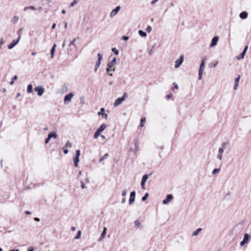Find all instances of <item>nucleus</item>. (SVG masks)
I'll use <instances>...</instances> for the list:
<instances>
[{"label": "nucleus", "instance_id": "obj_35", "mask_svg": "<svg viewBox=\"0 0 251 251\" xmlns=\"http://www.w3.org/2000/svg\"><path fill=\"white\" fill-rule=\"evenodd\" d=\"M220 171V168H218V169H214L213 171H212V175H215L217 173H218Z\"/></svg>", "mask_w": 251, "mask_h": 251}, {"label": "nucleus", "instance_id": "obj_57", "mask_svg": "<svg viewBox=\"0 0 251 251\" xmlns=\"http://www.w3.org/2000/svg\"><path fill=\"white\" fill-rule=\"evenodd\" d=\"M4 43V41L3 40V39H1V41H0V47H1V46Z\"/></svg>", "mask_w": 251, "mask_h": 251}, {"label": "nucleus", "instance_id": "obj_53", "mask_svg": "<svg viewBox=\"0 0 251 251\" xmlns=\"http://www.w3.org/2000/svg\"><path fill=\"white\" fill-rule=\"evenodd\" d=\"M100 66H97L96 64L95 65V69H94V71L95 72H96L97 71V70L99 68Z\"/></svg>", "mask_w": 251, "mask_h": 251}, {"label": "nucleus", "instance_id": "obj_50", "mask_svg": "<svg viewBox=\"0 0 251 251\" xmlns=\"http://www.w3.org/2000/svg\"><path fill=\"white\" fill-rule=\"evenodd\" d=\"M173 84L174 85V88L175 89H178V85L176 83H174Z\"/></svg>", "mask_w": 251, "mask_h": 251}, {"label": "nucleus", "instance_id": "obj_21", "mask_svg": "<svg viewBox=\"0 0 251 251\" xmlns=\"http://www.w3.org/2000/svg\"><path fill=\"white\" fill-rule=\"evenodd\" d=\"M202 230L201 228H197L192 234L193 236H197L199 233Z\"/></svg>", "mask_w": 251, "mask_h": 251}, {"label": "nucleus", "instance_id": "obj_8", "mask_svg": "<svg viewBox=\"0 0 251 251\" xmlns=\"http://www.w3.org/2000/svg\"><path fill=\"white\" fill-rule=\"evenodd\" d=\"M134 144L135 148H130V151L134 153V154H136L138 151V141L137 139L134 140Z\"/></svg>", "mask_w": 251, "mask_h": 251}, {"label": "nucleus", "instance_id": "obj_29", "mask_svg": "<svg viewBox=\"0 0 251 251\" xmlns=\"http://www.w3.org/2000/svg\"><path fill=\"white\" fill-rule=\"evenodd\" d=\"M100 133L97 130L94 134V138L97 139L98 138V137L100 135Z\"/></svg>", "mask_w": 251, "mask_h": 251}, {"label": "nucleus", "instance_id": "obj_7", "mask_svg": "<svg viewBox=\"0 0 251 251\" xmlns=\"http://www.w3.org/2000/svg\"><path fill=\"white\" fill-rule=\"evenodd\" d=\"M21 39V36L19 35L17 40H13L12 42L8 46V49L11 50L13 49L20 41Z\"/></svg>", "mask_w": 251, "mask_h": 251}, {"label": "nucleus", "instance_id": "obj_30", "mask_svg": "<svg viewBox=\"0 0 251 251\" xmlns=\"http://www.w3.org/2000/svg\"><path fill=\"white\" fill-rule=\"evenodd\" d=\"M146 122V118H142L141 119V123H140V126L143 127L144 125V123Z\"/></svg>", "mask_w": 251, "mask_h": 251}, {"label": "nucleus", "instance_id": "obj_41", "mask_svg": "<svg viewBox=\"0 0 251 251\" xmlns=\"http://www.w3.org/2000/svg\"><path fill=\"white\" fill-rule=\"evenodd\" d=\"M135 225L136 226L139 227L140 226L141 224L139 221L136 220L135 221Z\"/></svg>", "mask_w": 251, "mask_h": 251}, {"label": "nucleus", "instance_id": "obj_60", "mask_svg": "<svg viewBox=\"0 0 251 251\" xmlns=\"http://www.w3.org/2000/svg\"><path fill=\"white\" fill-rule=\"evenodd\" d=\"M203 71L199 70V75H202Z\"/></svg>", "mask_w": 251, "mask_h": 251}, {"label": "nucleus", "instance_id": "obj_24", "mask_svg": "<svg viewBox=\"0 0 251 251\" xmlns=\"http://www.w3.org/2000/svg\"><path fill=\"white\" fill-rule=\"evenodd\" d=\"M226 145L225 143H223L222 144V147H221L219 149L218 152L219 154H223L224 151V147Z\"/></svg>", "mask_w": 251, "mask_h": 251}, {"label": "nucleus", "instance_id": "obj_10", "mask_svg": "<svg viewBox=\"0 0 251 251\" xmlns=\"http://www.w3.org/2000/svg\"><path fill=\"white\" fill-rule=\"evenodd\" d=\"M135 194H136L135 191H133L130 193V198L129 199V204L130 205H132L134 203V202L135 201Z\"/></svg>", "mask_w": 251, "mask_h": 251}, {"label": "nucleus", "instance_id": "obj_58", "mask_svg": "<svg viewBox=\"0 0 251 251\" xmlns=\"http://www.w3.org/2000/svg\"><path fill=\"white\" fill-rule=\"evenodd\" d=\"M64 27H65V28L66 29L67 28V23L66 22H64Z\"/></svg>", "mask_w": 251, "mask_h": 251}, {"label": "nucleus", "instance_id": "obj_5", "mask_svg": "<svg viewBox=\"0 0 251 251\" xmlns=\"http://www.w3.org/2000/svg\"><path fill=\"white\" fill-rule=\"evenodd\" d=\"M183 61H184V56L183 55H182L180 56L179 59H178L176 60L175 68H179L181 66V65L182 64Z\"/></svg>", "mask_w": 251, "mask_h": 251}, {"label": "nucleus", "instance_id": "obj_46", "mask_svg": "<svg viewBox=\"0 0 251 251\" xmlns=\"http://www.w3.org/2000/svg\"><path fill=\"white\" fill-rule=\"evenodd\" d=\"M248 46H245L242 52H244L245 54H246L247 52V51L248 50Z\"/></svg>", "mask_w": 251, "mask_h": 251}, {"label": "nucleus", "instance_id": "obj_52", "mask_svg": "<svg viewBox=\"0 0 251 251\" xmlns=\"http://www.w3.org/2000/svg\"><path fill=\"white\" fill-rule=\"evenodd\" d=\"M153 47H154L153 46V47H152V49H151L150 50H149V51H148V53H149V54H150V55H151V54H152V49H153Z\"/></svg>", "mask_w": 251, "mask_h": 251}, {"label": "nucleus", "instance_id": "obj_17", "mask_svg": "<svg viewBox=\"0 0 251 251\" xmlns=\"http://www.w3.org/2000/svg\"><path fill=\"white\" fill-rule=\"evenodd\" d=\"M106 227H104L103 230V231L100 235V237L99 239L100 241H102L104 238V237H105V235H106Z\"/></svg>", "mask_w": 251, "mask_h": 251}, {"label": "nucleus", "instance_id": "obj_61", "mask_svg": "<svg viewBox=\"0 0 251 251\" xmlns=\"http://www.w3.org/2000/svg\"><path fill=\"white\" fill-rule=\"evenodd\" d=\"M68 150L67 149H65L64 150V153L65 154H67L68 153Z\"/></svg>", "mask_w": 251, "mask_h": 251}, {"label": "nucleus", "instance_id": "obj_22", "mask_svg": "<svg viewBox=\"0 0 251 251\" xmlns=\"http://www.w3.org/2000/svg\"><path fill=\"white\" fill-rule=\"evenodd\" d=\"M33 92V87L31 84H28L27 87V93H31Z\"/></svg>", "mask_w": 251, "mask_h": 251}, {"label": "nucleus", "instance_id": "obj_37", "mask_svg": "<svg viewBox=\"0 0 251 251\" xmlns=\"http://www.w3.org/2000/svg\"><path fill=\"white\" fill-rule=\"evenodd\" d=\"M149 197V194L146 193L145 195L142 197V200L143 201H145L147 198Z\"/></svg>", "mask_w": 251, "mask_h": 251}, {"label": "nucleus", "instance_id": "obj_33", "mask_svg": "<svg viewBox=\"0 0 251 251\" xmlns=\"http://www.w3.org/2000/svg\"><path fill=\"white\" fill-rule=\"evenodd\" d=\"M112 52H113L116 55H118L119 54V51L118 50H117L115 48H113L111 49Z\"/></svg>", "mask_w": 251, "mask_h": 251}, {"label": "nucleus", "instance_id": "obj_6", "mask_svg": "<svg viewBox=\"0 0 251 251\" xmlns=\"http://www.w3.org/2000/svg\"><path fill=\"white\" fill-rule=\"evenodd\" d=\"M74 95L73 93H70L69 94L66 95L64 97V103L65 104L70 103L72 100V98Z\"/></svg>", "mask_w": 251, "mask_h": 251}, {"label": "nucleus", "instance_id": "obj_3", "mask_svg": "<svg viewBox=\"0 0 251 251\" xmlns=\"http://www.w3.org/2000/svg\"><path fill=\"white\" fill-rule=\"evenodd\" d=\"M80 155V151L78 150H76L75 151V156L74 159V164L75 166V167H77L78 166V163L79 162V156Z\"/></svg>", "mask_w": 251, "mask_h": 251}, {"label": "nucleus", "instance_id": "obj_9", "mask_svg": "<svg viewBox=\"0 0 251 251\" xmlns=\"http://www.w3.org/2000/svg\"><path fill=\"white\" fill-rule=\"evenodd\" d=\"M173 199V196L171 194H168L167 195L165 199L163 200V203L164 204H167L169 202L171 201Z\"/></svg>", "mask_w": 251, "mask_h": 251}, {"label": "nucleus", "instance_id": "obj_55", "mask_svg": "<svg viewBox=\"0 0 251 251\" xmlns=\"http://www.w3.org/2000/svg\"><path fill=\"white\" fill-rule=\"evenodd\" d=\"M56 27V24L55 23H53L52 25V26H51V28L52 29H54Z\"/></svg>", "mask_w": 251, "mask_h": 251}, {"label": "nucleus", "instance_id": "obj_54", "mask_svg": "<svg viewBox=\"0 0 251 251\" xmlns=\"http://www.w3.org/2000/svg\"><path fill=\"white\" fill-rule=\"evenodd\" d=\"M158 1V0H153L152 1H151V4H155L156 2H157Z\"/></svg>", "mask_w": 251, "mask_h": 251}, {"label": "nucleus", "instance_id": "obj_56", "mask_svg": "<svg viewBox=\"0 0 251 251\" xmlns=\"http://www.w3.org/2000/svg\"><path fill=\"white\" fill-rule=\"evenodd\" d=\"M85 181L86 183H89L90 182L89 179L88 177L86 178Z\"/></svg>", "mask_w": 251, "mask_h": 251}, {"label": "nucleus", "instance_id": "obj_36", "mask_svg": "<svg viewBox=\"0 0 251 251\" xmlns=\"http://www.w3.org/2000/svg\"><path fill=\"white\" fill-rule=\"evenodd\" d=\"M17 75H15L13 78H12V80L10 82V85H13L14 83V80H16L17 79Z\"/></svg>", "mask_w": 251, "mask_h": 251}, {"label": "nucleus", "instance_id": "obj_39", "mask_svg": "<svg viewBox=\"0 0 251 251\" xmlns=\"http://www.w3.org/2000/svg\"><path fill=\"white\" fill-rule=\"evenodd\" d=\"M65 147L67 148H71L72 147V143L68 141L65 144Z\"/></svg>", "mask_w": 251, "mask_h": 251}, {"label": "nucleus", "instance_id": "obj_48", "mask_svg": "<svg viewBox=\"0 0 251 251\" xmlns=\"http://www.w3.org/2000/svg\"><path fill=\"white\" fill-rule=\"evenodd\" d=\"M222 154H219L217 156V158H218L220 160H222Z\"/></svg>", "mask_w": 251, "mask_h": 251}, {"label": "nucleus", "instance_id": "obj_2", "mask_svg": "<svg viewBox=\"0 0 251 251\" xmlns=\"http://www.w3.org/2000/svg\"><path fill=\"white\" fill-rule=\"evenodd\" d=\"M127 97V94L126 93H125L123 96L117 99L114 103V105L115 107H117L119 106L123 101L125 100V99Z\"/></svg>", "mask_w": 251, "mask_h": 251}, {"label": "nucleus", "instance_id": "obj_44", "mask_svg": "<svg viewBox=\"0 0 251 251\" xmlns=\"http://www.w3.org/2000/svg\"><path fill=\"white\" fill-rule=\"evenodd\" d=\"M240 75H239L238 76V77H237L235 79V83H239V81L240 80Z\"/></svg>", "mask_w": 251, "mask_h": 251}, {"label": "nucleus", "instance_id": "obj_1", "mask_svg": "<svg viewBox=\"0 0 251 251\" xmlns=\"http://www.w3.org/2000/svg\"><path fill=\"white\" fill-rule=\"evenodd\" d=\"M116 58L114 57L112 60L109 62L107 64V68L106 70V72L110 76H113L112 74H110V71L114 72L115 71V69L114 68H112V67L116 64Z\"/></svg>", "mask_w": 251, "mask_h": 251}, {"label": "nucleus", "instance_id": "obj_40", "mask_svg": "<svg viewBox=\"0 0 251 251\" xmlns=\"http://www.w3.org/2000/svg\"><path fill=\"white\" fill-rule=\"evenodd\" d=\"M77 2V0H74L71 3L70 6L71 7H73L75 6V4H76Z\"/></svg>", "mask_w": 251, "mask_h": 251}, {"label": "nucleus", "instance_id": "obj_14", "mask_svg": "<svg viewBox=\"0 0 251 251\" xmlns=\"http://www.w3.org/2000/svg\"><path fill=\"white\" fill-rule=\"evenodd\" d=\"M121 9V7L120 6H117L114 9H113L110 14V16L111 17H112L114 16H115L117 13L120 11V10Z\"/></svg>", "mask_w": 251, "mask_h": 251}, {"label": "nucleus", "instance_id": "obj_34", "mask_svg": "<svg viewBox=\"0 0 251 251\" xmlns=\"http://www.w3.org/2000/svg\"><path fill=\"white\" fill-rule=\"evenodd\" d=\"M205 61H206V58H203L201 60L200 66H201V67H203L204 68V66L205 65Z\"/></svg>", "mask_w": 251, "mask_h": 251}, {"label": "nucleus", "instance_id": "obj_63", "mask_svg": "<svg viewBox=\"0 0 251 251\" xmlns=\"http://www.w3.org/2000/svg\"><path fill=\"white\" fill-rule=\"evenodd\" d=\"M204 67L200 66L199 68V70L203 71Z\"/></svg>", "mask_w": 251, "mask_h": 251}, {"label": "nucleus", "instance_id": "obj_42", "mask_svg": "<svg viewBox=\"0 0 251 251\" xmlns=\"http://www.w3.org/2000/svg\"><path fill=\"white\" fill-rule=\"evenodd\" d=\"M75 40H76V39L75 38L73 40H72V41L70 42L69 46H71L72 45H75Z\"/></svg>", "mask_w": 251, "mask_h": 251}, {"label": "nucleus", "instance_id": "obj_18", "mask_svg": "<svg viewBox=\"0 0 251 251\" xmlns=\"http://www.w3.org/2000/svg\"><path fill=\"white\" fill-rule=\"evenodd\" d=\"M98 61L96 63V65L97 66H100V63H101V60L102 59V54H100V53H99L98 54Z\"/></svg>", "mask_w": 251, "mask_h": 251}, {"label": "nucleus", "instance_id": "obj_16", "mask_svg": "<svg viewBox=\"0 0 251 251\" xmlns=\"http://www.w3.org/2000/svg\"><path fill=\"white\" fill-rule=\"evenodd\" d=\"M48 137L51 139V138L56 139L57 135L55 131H52L48 134Z\"/></svg>", "mask_w": 251, "mask_h": 251}, {"label": "nucleus", "instance_id": "obj_62", "mask_svg": "<svg viewBox=\"0 0 251 251\" xmlns=\"http://www.w3.org/2000/svg\"><path fill=\"white\" fill-rule=\"evenodd\" d=\"M25 213L26 214L29 215V214H31V212H30V211H25Z\"/></svg>", "mask_w": 251, "mask_h": 251}, {"label": "nucleus", "instance_id": "obj_49", "mask_svg": "<svg viewBox=\"0 0 251 251\" xmlns=\"http://www.w3.org/2000/svg\"><path fill=\"white\" fill-rule=\"evenodd\" d=\"M50 140V139L48 136L47 138L45 140V144H47L49 143Z\"/></svg>", "mask_w": 251, "mask_h": 251}, {"label": "nucleus", "instance_id": "obj_59", "mask_svg": "<svg viewBox=\"0 0 251 251\" xmlns=\"http://www.w3.org/2000/svg\"><path fill=\"white\" fill-rule=\"evenodd\" d=\"M102 116H104V118L106 119L108 118V115L106 114H104V115H102Z\"/></svg>", "mask_w": 251, "mask_h": 251}, {"label": "nucleus", "instance_id": "obj_26", "mask_svg": "<svg viewBox=\"0 0 251 251\" xmlns=\"http://www.w3.org/2000/svg\"><path fill=\"white\" fill-rule=\"evenodd\" d=\"M28 9H30V10H34L36 9V8H35L34 6H27V7H25L24 9V10L25 11H26V10H28Z\"/></svg>", "mask_w": 251, "mask_h": 251}, {"label": "nucleus", "instance_id": "obj_4", "mask_svg": "<svg viewBox=\"0 0 251 251\" xmlns=\"http://www.w3.org/2000/svg\"><path fill=\"white\" fill-rule=\"evenodd\" d=\"M34 91L37 92L38 95L39 96H41L44 94L45 89L43 86H38L34 88Z\"/></svg>", "mask_w": 251, "mask_h": 251}, {"label": "nucleus", "instance_id": "obj_23", "mask_svg": "<svg viewBox=\"0 0 251 251\" xmlns=\"http://www.w3.org/2000/svg\"><path fill=\"white\" fill-rule=\"evenodd\" d=\"M19 17L17 16H14L12 20H11V22L13 24H16L18 21H19Z\"/></svg>", "mask_w": 251, "mask_h": 251}, {"label": "nucleus", "instance_id": "obj_11", "mask_svg": "<svg viewBox=\"0 0 251 251\" xmlns=\"http://www.w3.org/2000/svg\"><path fill=\"white\" fill-rule=\"evenodd\" d=\"M148 177H149V176L148 175H145L142 177V179L141 182V185L142 189H145V183L146 182Z\"/></svg>", "mask_w": 251, "mask_h": 251}, {"label": "nucleus", "instance_id": "obj_45", "mask_svg": "<svg viewBox=\"0 0 251 251\" xmlns=\"http://www.w3.org/2000/svg\"><path fill=\"white\" fill-rule=\"evenodd\" d=\"M127 191L126 190H124L122 191V195L123 197H125L127 194Z\"/></svg>", "mask_w": 251, "mask_h": 251}, {"label": "nucleus", "instance_id": "obj_15", "mask_svg": "<svg viewBox=\"0 0 251 251\" xmlns=\"http://www.w3.org/2000/svg\"><path fill=\"white\" fill-rule=\"evenodd\" d=\"M248 13L246 11H243L239 14V17L242 19H246L248 18Z\"/></svg>", "mask_w": 251, "mask_h": 251}, {"label": "nucleus", "instance_id": "obj_27", "mask_svg": "<svg viewBox=\"0 0 251 251\" xmlns=\"http://www.w3.org/2000/svg\"><path fill=\"white\" fill-rule=\"evenodd\" d=\"M138 33L141 37H146L147 36V33L141 30H139Z\"/></svg>", "mask_w": 251, "mask_h": 251}, {"label": "nucleus", "instance_id": "obj_19", "mask_svg": "<svg viewBox=\"0 0 251 251\" xmlns=\"http://www.w3.org/2000/svg\"><path fill=\"white\" fill-rule=\"evenodd\" d=\"M106 125L105 124H103L100 125L97 130L101 133V132H102L106 128Z\"/></svg>", "mask_w": 251, "mask_h": 251}, {"label": "nucleus", "instance_id": "obj_13", "mask_svg": "<svg viewBox=\"0 0 251 251\" xmlns=\"http://www.w3.org/2000/svg\"><path fill=\"white\" fill-rule=\"evenodd\" d=\"M249 234L248 233H246L244 234L243 240L240 242V245L241 246H243L246 243H247L249 241Z\"/></svg>", "mask_w": 251, "mask_h": 251}, {"label": "nucleus", "instance_id": "obj_28", "mask_svg": "<svg viewBox=\"0 0 251 251\" xmlns=\"http://www.w3.org/2000/svg\"><path fill=\"white\" fill-rule=\"evenodd\" d=\"M108 153L105 154L102 157H101L100 159L99 162H101L102 161L106 159L107 158V157H108Z\"/></svg>", "mask_w": 251, "mask_h": 251}, {"label": "nucleus", "instance_id": "obj_32", "mask_svg": "<svg viewBox=\"0 0 251 251\" xmlns=\"http://www.w3.org/2000/svg\"><path fill=\"white\" fill-rule=\"evenodd\" d=\"M104 110H105V109L104 108H101L100 109V111H99L98 113V115L100 116V115H104L103 112L104 111Z\"/></svg>", "mask_w": 251, "mask_h": 251}, {"label": "nucleus", "instance_id": "obj_43", "mask_svg": "<svg viewBox=\"0 0 251 251\" xmlns=\"http://www.w3.org/2000/svg\"><path fill=\"white\" fill-rule=\"evenodd\" d=\"M152 30V28L151 26H148L146 29V30L148 32H150Z\"/></svg>", "mask_w": 251, "mask_h": 251}, {"label": "nucleus", "instance_id": "obj_38", "mask_svg": "<svg viewBox=\"0 0 251 251\" xmlns=\"http://www.w3.org/2000/svg\"><path fill=\"white\" fill-rule=\"evenodd\" d=\"M81 187L82 189H87V187L85 185L84 182L82 181H80Z\"/></svg>", "mask_w": 251, "mask_h": 251}, {"label": "nucleus", "instance_id": "obj_47", "mask_svg": "<svg viewBox=\"0 0 251 251\" xmlns=\"http://www.w3.org/2000/svg\"><path fill=\"white\" fill-rule=\"evenodd\" d=\"M122 39L123 40H125V41H127L129 39V37L128 36H124L123 37H122Z\"/></svg>", "mask_w": 251, "mask_h": 251}, {"label": "nucleus", "instance_id": "obj_51", "mask_svg": "<svg viewBox=\"0 0 251 251\" xmlns=\"http://www.w3.org/2000/svg\"><path fill=\"white\" fill-rule=\"evenodd\" d=\"M238 87V83H235L234 86V90H237Z\"/></svg>", "mask_w": 251, "mask_h": 251}, {"label": "nucleus", "instance_id": "obj_12", "mask_svg": "<svg viewBox=\"0 0 251 251\" xmlns=\"http://www.w3.org/2000/svg\"><path fill=\"white\" fill-rule=\"evenodd\" d=\"M218 40V36H214L212 39L211 43L210 45V47L211 48L215 46L217 44Z\"/></svg>", "mask_w": 251, "mask_h": 251}, {"label": "nucleus", "instance_id": "obj_31", "mask_svg": "<svg viewBox=\"0 0 251 251\" xmlns=\"http://www.w3.org/2000/svg\"><path fill=\"white\" fill-rule=\"evenodd\" d=\"M81 232L80 230H78L76 236L75 237V239H79L81 237Z\"/></svg>", "mask_w": 251, "mask_h": 251}, {"label": "nucleus", "instance_id": "obj_64", "mask_svg": "<svg viewBox=\"0 0 251 251\" xmlns=\"http://www.w3.org/2000/svg\"><path fill=\"white\" fill-rule=\"evenodd\" d=\"M71 230L75 231V226H72L71 228Z\"/></svg>", "mask_w": 251, "mask_h": 251}, {"label": "nucleus", "instance_id": "obj_20", "mask_svg": "<svg viewBox=\"0 0 251 251\" xmlns=\"http://www.w3.org/2000/svg\"><path fill=\"white\" fill-rule=\"evenodd\" d=\"M56 47V45L55 44H54L51 49V50H50V57L51 58H52L53 57H54V51H55V48Z\"/></svg>", "mask_w": 251, "mask_h": 251}, {"label": "nucleus", "instance_id": "obj_25", "mask_svg": "<svg viewBox=\"0 0 251 251\" xmlns=\"http://www.w3.org/2000/svg\"><path fill=\"white\" fill-rule=\"evenodd\" d=\"M245 54H245L244 52H242L240 55L237 56V59L240 60L241 59H243L245 57Z\"/></svg>", "mask_w": 251, "mask_h": 251}]
</instances>
